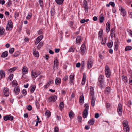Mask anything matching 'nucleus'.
<instances>
[{"instance_id":"ea45409f","label":"nucleus","mask_w":132,"mask_h":132,"mask_svg":"<svg viewBox=\"0 0 132 132\" xmlns=\"http://www.w3.org/2000/svg\"><path fill=\"white\" fill-rule=\"evenodd\" d=\"M132 49V47L131 46H126L125 48V50L126 51H127L130 50Z\"/></svg>"},{"instance_id":"e433bc0d","label":"nucleus","mask_w":132,"mask_h":132,"mask_svg":"<svg viewBox=\"0 0 132 132\" xmlns=\"http://www.w3.org/2000/svg\"><path fill=\"white\" fill-rule=\"evenodd\" d=\"M103 30L101 29L99 32V33H98V37L101 38L102 37V34H103Z\"/></svg>"},{"instance_id":"09e8293b","label":"nucleus","mask_w":132,"mask_h":132,"mask_svg":"<svg viewBox=\"0 0 132 132\" xmlns=\"http://www.w3.org/2000/svg\"><path fill=\"white\" fill-rule=\"evenodd\" d=\"M106 38H104V39L103 40V39L102 40V41L101 42V43L102 44H105L106 42Z\"/></svg>"},{"instance_id":"1a4fd4ad","label":"nucleus","mask_w":132,"mask_h":132,"mask_svg":"<svg viewBox=\"0 0 132 132\" xmlns=\"http://www.w3.org/2000/svg\"><path fill=\"white\" fill-rule=\"evenodd\" d=\"M43 38V36L42 35L38 37L36 39L35 43V45L38 44L41 41Z\"/></svg>"},{"instance_id":"0e129e2a","label":"nucleus","mask_w":132,"mask_h":132,"mask_svg":"<svg viewBox=\"0 0 132 132\" xmlns=\"http://www.w3.org/2000/svg\"><path fill=\"white\" fill-rule=\"evenodd\" d=\"M84 7V8L85 11L86 12V13H87L88 12V6H86V7L85 6V7Z\"/></svg>"},{"instance_id":"412c9836","label":"nucleus","mask_w":132,"mask_h":132,"mask_svg":"<svg viewBox=\"0 0 132 132\" xmlns=\"http://www.w3.org/2000/svg\"><path fill=\"white\" fill-rule=\"evenodd\" d=\"M82 41L81 37L80 36H78L76 38V42L78 43H79L81 41Z\"/></svg>"},{"instance_id":"bb28decb","label":"nucleus","mask_w":132,"mask_h":132,"mask_svg":"<svg viewBox=\"0 0 132 132\" xmlns=\"http://www.w3.org/2000/svg\"><path fill=\"white\" fill-rule=\"evenodd\" d=\"M98 84L101 88H103V81H102L101 80H98Z\"/></svg>"},{"instance_id":"f3484780","label":"nucleus","mask_w":132,"mask_h":132,"mask_svg":"<svg viewBox=\"0 0 132 132\" xmlns=\"http://www.w3.org/2000/svg\"><path fill=\"white\" fill-rule=\"evenodd\" d=\"M110 22L108 21L107 23L106 26V30L107 32H109L110 30Z\"/></svg>"},{"instance_id":"39448f33","label":"nucleus","mask_w":132,"mask_h":132,"mask_svg":"<svg viewBox=\"0 0 132 132\" xmlns=\"http://www.w3.org/2000/svg\"><path fill=\"white\" fill-rule=\"evenodd\" d=\"M13 117L10 115L5 116L4 117V119L5 121H7L8 120L12 121L13 120Z\"/></svg>"},{"instance_id":"a878e982","label":"nucleus","mask_w":132,"mask_h":132,"mask_svg":"<svg viewBox=\"0 0 132 132\" xmlns=\"http://www.w3.org/2000/svg\"><path fill=\"white\" fill-rule=\"evenodd\" d=\"M8 53V52L7 51H5L2 53L1 55V57H6L7 56Z\"/></svg>"},{"instance_id":"864d4df0","label":"nucleus","mask_w":132,"mask_h":132,"mask_svg":"<svg viewBox=\"0 0 132 132\" xmlns=\"http://www.w3.org/2000/svg\"><path fill=\"white\" fill-rule=\"evenodd\" d=\"M109 4L110 5H111L113 7H114L115 5V3L114 2H109Z\"/></svg>"},{"instance_id":"72a5a7b5","label":"nucleus","mask_w":132,"mask_h":132,"mask_svg":"<svg viewBox=\"0 0 132 132\" xmlns=\"http://www.w3.org/2000/svg\"><path fill=\"white\" fill-rule=\"evenodd\" d=\"M43 42H41L39 43L37 48L38 49H40L42 47L43 45Z\"/></svg>"},{"instance_id":"79ce46f5","label":"nucleus","mask_w":132,"mask_h":132,"mask_svg":"<svg viewBox=\"0 0 132 132\" xmlns=\"http://www.w3.org/2000/svg\"><path fill=\"white\" fill-rule=\"evenodd\" d=\"M64 105L63 103L62 102L60 103L59 106L61 109H62L64 107Z\"/></svg>"},{"instance_id":"052dcab7","label":"nucleus","mask_w":132,"mask_h":132,"mask_svg":"<svg viewBox=\"0 0 132 132\" xmlns=\"http://www.w3.org/2000/svg\"><path fill=\"white\" fill-rule=\"evenodd\" d=\"M39 3L40 6L42 7L43 5V2L42 0H39Z\"/></svg>"},{"instance_id":"a18cd8bd","label":"nucleus","mask_w":132,"mask_h":132,"mask_svg":"<svg viewBox=\"0 0 132 132\" xmlns=\"http://www.w3.org/2000/svg\"><path fill=\"white\" fill-rule=\"evenodd\" d=\"M51 15V16H53L54 14V9H52L50 11Z\"/></svg>"},{"instance_id":"603ef678","label":"nucleus","mask_w":132,"mask_h":132,"mask_svg":"<svg viewBox=\"0 0 132 132\" xmlns=\"http://www.w3.org/2000/svg\"><path fill=\"white\" fill-rule=\"evenodd\" d=\"M14 49L13 48H12L10 49L9 51V52L10 53L12 54L14 52Z\"/></svg>"},{"instance_id":"bf43d9fd","label":"nucleus","mask_w":132,"mask_h":132,"mask_svg":"<svg viewBox=\"0 0 132 132\" xmlns=\"http://www.w3.org/2000/svg\"><path fill=\"white\" fill-rule=\"evenodd\" d=\"M114 33V30L113 29H112L111 30V37H112L113 36V35Z\"/></svg>"},{"instance_id":"c9c22d12","label":"nucleus","mask_w":132,"mask_h":132,"mask_svg":"<svg viewBox=\"0 0 132 132\" xmlns=\"http://www.w3.org/2000/svg\"><path fill=\"white\" fill-rule=\"evenodd\" d=\"M84 101V98L83 95L81 96L80 97L79 102L80 103H82Z\"/></svg>"},{"instance_id":"0eeeda50","label":"nucleus","mask_w":132,"mask_h":132,"mask_svg":"<svg viewBox=\"0 0 132 132\" xmlns=\"http://www.w3.org/2000/svg\"><path fill=\"white\" fill-rule=\"evenodd\" d=\"M86 46L85 44H83L80 49V51L81 53L82 54H84L85 52V50L86 49Z\"/></svg>"},{"instance_id":"2f4dec72","label":"nucleus","mask_w":132,"mask_h":132,"mask_svg":"<svg viewBox=\"0 0 132 132\" xmlns=\"http://www.w3.org/2000/svg\"><path fill=\"white\" fill-rule=\"evenodd\" d=\"M55 1L57 4L61 5L62 3L64 0H55Z\"/></svg>"},{"instance_id":"423d86ee","label":"nucleus","mask_w":132,"mask_h":132,"mask_svg":"<svg viewBox=\"0 0 132 132\" xmlns=\"http://www.w3.org/2000/svg\"><path fill=\"white\" fill-rule=\"evenodd\" d=\"M93 65L92 61L90 59H89L87 62V67L90 69L91 68Z\"/></svg>"},{"instance_id":"de8ad7c7","label":"nucleus","mask_w":132,"mask_h":132,"mask_svg":"<svg viewBox=\"0 0 132 132\" xmlns=\"http://www.w3.org/2000/svg\"><path fill=\"white\" fill-rule=\"evenodd\" d=\"M32 15L31 13H29L28 14V16L26 18L27 19H29L31 16Z\"/></svg>"},{"instance_id":"7ed1b4c3","label":"nucleus","mask_w":132,"mask_h":132,"mask_svg":"<svg viewBox=\"0 0 132 132\" xmlns=\"http://www.w3.org/2000/svg\"><path fill=\"white\" fill-rule=\"evenodd\" d=\"M117 111L118 114L119 115H121L122 113V105L121 104H119L117 108Z\"/></svg>"},{"instance_id":"c85d7f7f","label":"nucleus","mask_w":132,"mask_h":132,"mask_svg":"<svg viewBox=\"0 0 132 132\" xmlns=\"http://www.w3.org/2000/svg\"><path fill=\"white\" fill-rule=\"evenodd\" d=\"M113 45V42L112 41H111L109 42L107 44L108 47L109 48H111L112 46Z\"/></svg>"},{"instance_id":"6e6d98bb","label":"nucleus","mask_w":132,"mask_h":132,"mask_svg":"<svg viewBox=\"0 0 132 132\" xmlns=\"http://www.w3.org/2000/svg\"><path fill=\"white\" fill-rule=\"evenodd\" d=\"M110 90V88L109 87H106V92L108 93H109Z\"/></svg>"},{"instance_id":"9d476101","label":"nucleus","mask_w":132,"mask_h":132,"mask_svg":"<svg viewBox=\"0 0 132 132\" xmlns=\"http://www.w3.org/2000/svg\"><path fill=\"white\" fill-rule=\"evenodd\" d=\"M32 76V78H35L39 74L37 73L35 70H32L31 72Z\"/></svg>"},{"instance_id":"c756f323","label":"nucleus","mask_w":132,"mask_h":132,"mask_svg":"<svg viewBox=\"0 0 132 132\" xmlns=\"http://www.w3.org/2000/svg\"><path fill=\"white\" fill-rule=\"evenodd\" d=\"M61 82V79L59 78H57L55 80V83L56 84L58 85Z\"/></svg>"},{"instance_id":"58836bf2","label":"nucleus","mask_w":132,"mask_h":132,"mask_svg":"<svg viewBox=\"0 0 132 132\" xmlns=\"http://www.w3.org/2000/svg\"><path fill=\"white\" fill-rule=\"evenodd\" d=\"M45 114L48 117H49L51 115V113L48 110H47Z\"/></svg>"},{"instance_id":"c03bdc74","label":"nucleus","mask_w":132,"mask_h":132,"mask_svg":"<svg viewBox=\"0 0 132 132\" xmlns=\"http://www.w3.org/2000/svg\"><path fill=\"white\" fill-rule=\"evenodd\" d=\"M104 79V77L102 75H101L100 76L98 79V80H101L102 81H103V80Z\"/></svg>"},{"instance_id":"aec40b11","label":"nucleus","mask_w":132,"mask_h":132,"mask_svg":"<svg viewBox=\"0 0 132 132\" xmlns=\"http://www.w3.org/2000/svg\"><path fill=\"white\" fill-rule=\"evenodd\" d=\"M104 19V18L103 14H101L99 17V20L101 23L103 22Z\"/></svg>"},{"instance_id":"ddd939ff","label":"nucleus","mask_w":132,"mask_h":132,"mask_svg":"<svg viewBox=\"0 0 132 132\" xmlns=\"http://www.w3.org/2000/svg\"><path fill=\"white\" fill-rule=\"evenodd\" d=\"M14 91L16 95H18L20 92L19 87L18 86L15 87L14 89Z\"/></svg>"},{"instance_id":"a19ab883","label":"nucleus","mask_w":132,"mask_h":132,"mask_svg":"<svg viewBox=\"0 0 132 132\" xmlns=\"http://www.w3.org/2000/svg\"><path fill=\"white\" fill-rule=\"evenodd\" d=\"M123 129L126 132H129V126L126 127H125L123 128Z\"/></svg>"},{"instance_id":"338daca9","label":"nucleus","mask_w":132,"mask_h":132,"mask_svg":"<svg viewBox=\"0 0 132 132\" xmlns=\"http://www.w3.org/2000/svg\"><path fill=\"white\" fill-rule=\"evenodd\" d=\"M27 109L29 111H31L32 110V107L31 105H29L27 107Z\"/></svg>"},{"instance_id":"b1692460","label":"nucleus","mask_w":132,"mask_h":132,"mask_svg":"<svg viewBox=\"0 0 132 132\" xmlns=\"http://www.w3.org/2000/svg\"><path fill=\"white\" fill-rule=\"evenodd\" d=\"M0 75L1 78L4 77L5 76V74L4 71L2 70H0Z\"/></svg>"},{"instance_id":"49530a36","label":"nucleus","mask_w":132,"mask_h":132,"mask_svg":"<svg viewBox=\"0 0 132 132\" xmlns=\"http://www.w3.org/2000/svg\"><path fill=\"white\" fill-rule=\"evenodd\" d=\"M84 106L85 108V109L88 110L89 108L88 104V103H86L84 105Z\"/></svg>"},{"instance_id":"cd10ccee","label":"nucleus","mask_w":132,"mask_h":132,"mask_svg":"<svg viewBox=\"0 0 132 132\" xmlns=\"http://www.w3.org/2000/svg\"><path fill=\"white\" fill-rule=\"evenodd\" d=\"M69 79L70 82L71 83L73 82L74 80V76L72 75H70L69 76Z\"/></svg>"},{"instance_id":"6e6552de","label":"nucleus","mask_w":132,"mask_h":132,"mask_svg":"<svg viewBox=\"0 0 132 132\" xmlns=\"http://www.w3.org/2000/svg\"><path fill=\"white\" fill-rule=\"evenodd\" d=\"M5 29L2 27H0V36H4L5 35Z\"/></svg>"},{"instance_id":"2eb2a0df","label":"nucleus","mask_w":132,"mask_h":132,"mask_svg":"<svg viewBox=\"0 0 132 132\" xmlns=\"http://www.w3.org/2000/svg\"><path fill=\"white\" fill-rule=\"evenodd\" d=\"M33 54L35 57H39V54L38 51H36L35 49H33Z\"/></svg>"},{"instance_id":"f257e3e1","label":"nucleus","mask_w":132,"mask_h":132,"mask_svg":"<svg viewBox=\"0 0 132 132\" xmlns=\"http://www.w3.org/2000/svg\"><path fill=\"white\" fill-rule=\"evenodd\" d=\"M13 27L12 22L11 20H9L6 27V30L7 31L11 30L12 29Z\"/></svg>"},{"instance_id":"4be33fe9","label":"nucleus","mask_w":132,"mask_h":132,"mask_svg":"<svg viewBox=\"0 0 132 132\" xmlns=\"http://www.w3.org/2000/svg\"><path fill=\"white\" fill-rule=\"evenodd\" d=\"M86 75L85 73H84L83 74V79L82 80L81 84L82 85H84L85 82L86 81Z\"/></svg>"},{"instance_id":"6ab92c4d","label":"nucleus","mask_w":132,"mask_h":132,"mask_svg":"<svg viewBox=\"0 0 132 132\" xmlns=\"http://www.w3.org/2000/svg\"><path fill=\"white\" fill-rule=\"evenodd\" d=\"M53 83V80H50V81L47 82L46 85H45V87L47 88L49 86L50 84H52Z\"/></svg>"},{"instance_id":"774afa93","label":"nucleus","mask_w":132,"mask_h":132,"mask_svg":"<svg viewBox=\"0 0 132 132\" xmlns=\"http://www.w3.org/2000/svg\"><path fill=\"white\" fill-rule=\"evenodd\" d=\"M58 128L57 127H55L54 128V132H58Z\"/></svg>"},{"instance_id":"4d7b16f0","label":"nucleus","mask_w":132,"mask_h":132,"mask_svg":"<svg viewBox=\"0 0 132 132\" xmlns=\"http://www.w3.org/2000/svg\"><path fill=\"white\" fill-rule=\"evenodd\" d=\"M84 7L87 6V1L86 0H84Z\"/></svg>"},{"instance_id":"7c9ffc66","label":"nucleus","mask_w":132,"mask_h":132,"mask_svg":"<svg viewBox=\"0 0 132 132\" xmlns=\"http://www.w3.org/2000/svg\"><path fill=\"white\" fill-rule=\"evenodd\" d=\"M69 115L70 118H73L74 116L73 112L72 111H71L69 113Z\"/></svg>"},{"instance_id":"8fccbe9b","label":"nucleus","mask_w":132,"mask_h":132,"mask_svg":"<svg viewBox=\"0 0 132 132\" xmlns=\"http://www.w3.org/2000/svg\"><path fill=\"white\" fill-rule=\"evenodd\" d=\"M114 49L115 50H117L118 49V44L117 43H114Z\"/></svg>"},{"instance_id":"3c124183","label":"nucleus","mask_w":132,"mask_h":132,"mask_svg":"<svg viewBox=\"0 0 132 132\" xmlns=\"http://www.w3.org/2000/svg\"><path fill=\"white\" fill-rule=\"evenodd\" d=\"M12 83L13 86L16 85L18 84L17 81L15 80L13 81L12 82Z\"/></svg>"},{"instance_id":"f8f14e48","label":"nucleus","mask_w":132,"mask_h":132,"mask_svg":"<svg viewBox=\"0 0 132 132\" xmlns=\"http://www.w3.org/2000/svg\"><path fill=\"white\" fill-rule=\"evenodd\" d=\"M4 93L5 95L6 96H8L9 94L8 88H6L4 89L3 90Z\"/></svg>"},{"instance_id":"69168bd1","label":"nucleus","mask_w":132,"mask_h":132,"mask_svg":"<svg viewBox=\"0 0 132 132\" xmlns=\"http://www.w3.org/2000/svg\"><path fill=\"white\" fill-rule=\"evenodd\" d=\"M68 79V77L67 76H65L63 79V80L64 81H66Z\"/></svg>"},{"instance_id":"e2e57ef3","label":"nucleus","mask_w":132,"mask_h":132,"mask_svg":"<svg viewBox=\"0 0 132 132\" xmlns=\"http://www.w3.org/2000/svg\"><path fill=\"white\" fill-rule=\"evenodd\" d=\"M106 107L107 108L108 110L109 109L110 105V104L108 103H106Z\"/></svg>"},{"instance_id":"5701e85b","label":"nucleus","mask_w":132,"mask_h":132,"mask_svg":"<svg viewBox=\"0 0 132 132\" xmlns=\"http://www.w3.org/2000/svg\"><path fill=\"white\" fill-rule=\"evenodd\" d=\"M122 79L125 84L126 83L128 82L127 77L125 76H123L122 77Z\"/></svg>"},{"instance_id":"37998d69","label":"nucleus","mask_w":132,"mask_h":132,"mask_svg":"<svg viewBox=\"0 0 132 132\" xmlns=\"http://www.w3.org/2000/svg\"><path fill=\"white\" fill-rule=\"evenodd\" d=\"M54 66L55 65L57 67L58 65V62L57 59H55L54 61Z\"/></svg>"},{"instance_id":"dca6fc26","label":"nucleus","mask_w":132,"mask_h":132,"mask_svg":"<svg viewBox=\"0 0 132 132\" xmlns=\"http://www.w3.org/2000/svg\"><path fill=\"white\" fill-rule=\"evenodd\" d=\"M88 110L85 109L83 113V117L84 118H86L87 117L88 114Z\"/></svg>"},{"instance_id":"4468645a","label":"nucleus","mask_w":132,"mask_h":132,"mask_svg":"<svg viewBox=\"0 0 132 132\" xmlns=\"http://www.w3.org/2000/svg\"><path fill=\"white\" fill-rule=\"evenodd\" d=\"M90 94L91 97H94V89L92 86L90 87Z\"/></svg>"},{"instance_id":"393cba45","label":"nucleus","mask_w":132,"mask_h":132,"mask_svg":"<svg viewBox=\"0 0 132 132\" xmlns=\"http://www.w3.org/2000/svg\"><path fill=\"white\" fill-rule=\"evenodd\" d=\"M120 10L122 15L123 16H124L126 14V12L125 10L122 7H121Z\"/></svg>"},{"instance_id":"5fc2aeb1","label":"nucleus","mask_w":132,"mask_h":132,"mask_svg":"<svg viewBox=\"0 0 132 132\" xmlns=\"http://www.w3.org/2000/svg\"><path fill=\"white\" fill-rule=\"evenodd\" d=\"M13 77V74H11L9 77V79L10 80V81H11Z\"/></svg>"},{"instance_id":"a211bd4d","label":"nucleus","mask_w":132,"mask_h":132,"mask_svg":"<svg viewBox=\"0 0 132 132\" xmlns=\"http://www.w3.org/2000/svg\"><path fill=\"white\" fill-rule=\"evenodd\" d=\"M95 100L96 98L94 97H92L91 105L93 107H94L95 105Z\"/></svg>"},{"instance_id":"473e14b6","label":"nucleus","mask_w":132,"mask_h":132,"mask_svg":"<svg viewBox=\"0 0 132 132\" xmlns=\"http://www.w3.org/2000/svg\"><path fill=\"white\" fill-rule=\"evenodd\" d=\"M94 121L93 118L90 119L88 122V123L91 125H93L94 124Z\"/></svg>"},{"instance_id":"20e7f679","label":"nucleus","mask_w":132,"mask_h":132,"mask_svg":"<svg viewBox=\"0 0 132 132\" xmlns=\"http://www.w3.org/2000/svg\"><path fill=\"white\" fill-rule=\"evenodd\" d=\"M57 99V97L55 95L51 96L48 98V100L50 102H54Z\"/></svg>"},{"instance_id":"4c0bfd02","label":"nucleus","mask_w":132,"mask_h":132,"mask_svg":"<svg viewBox=\"0 0 132 132\" xmlns=\"http://www.w3.org/2000/svg\"><path fill=\"white\" fill-rule=\"evenodd\" d=\"M16 68H17L15 67L12 68L10 69L9 70V72H12V71H15L16 69Z\"/></svg>"},{"instance_id":"f03ea898","label":"nucleus","mask_w":132,"mask_h":132,"mask_svg":"<svg viewBox=\"0 0 132 132\" xmlns=\"http://www.w3.org/2000/svg\"><path fill=\"white\" fill-rule=\"evenodd\" d=\"M105 72L107 78H110L111 75L110 70L109 67L106 65L105 68Z\"/></svg>"},{"instance_id":"13d9d810","label":"nucleus","mask_w":132,"mask_h":132,"mask_svg":"<svg viewBox=\"0 0 132 132\" xmlns=\"http://www.w3.org/2000/svg\"><path fill=\"white\" fill-rule=\"evenodd\" d=\"M78 121L80 122H81L82 120V117L80 116H78Z\"/></svg>"},{"instance_id":"9b49d317","label":"nucleus","mask_w":132,"mask_h":132,"mask_svg":"<svg viewBox=\"0 0 132 132\" xmlns=\"http://www.w3.org/2000/svg\"><path fill=\"white\" fill-rule=\"evenodd\" d=\"M22 71L23 74L22 76V77H24V74L27 73L28 72V70L27 67L25 66L22 69Z\"/></svg>"},{"instance_id":"680f3d73","label":"nucleus","mask_w":132,"mask_h":132,"mask_svg":"<svg viewBox=\"0 0 132 132\" xmlns=\"http://www.w3.org/2000/svg\"><path fill=\"white\" fill-rule=\"evenodd\" d=\"M22 93L24 95H25L27 94V91L26 90L23 89L22 91Z\"/></svg>"},{"instance_id":"f704fd0d","label":"nucleus","mask_w":132,"mask_h":132,"mask_svg":"<svg viewBox=\"0 0 132 132\" xmlns=\"http://www.w3.org/2000/svg\"><path fill=\"white\" fill-rule=\"evenodd\" d=\"M36 86L34 85H32L31 86V89L30 90V92L31 93H33L35 90Z\"/></svg>"}]
</instances>
